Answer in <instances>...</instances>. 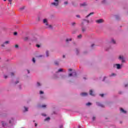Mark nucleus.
<instances>
[{
	"label": "nucleus",
	"mask_w": 128,
	"mask_h": 128,
	"mask_svg": "<svg viewBox=\"0 0 128 128\" xmlns=\"http://www.w3.org/2000/svg\"><path fill=\"white\" fill-rule=\"evenodd\" d=\"M43 22L46 24V28H52V25H48V20L46 19H44L43 20Z\"/></svg>",
	"instance_id": "f257e3e1"
},
{
	"label": "nucleus",
	"mask_w": 128,
	"mask_h": 128,
	"mask_svg": "<svg viewBox=\"0 0 128 128\" xmlns=\"http://www.w3.org/2000/svg\"><path fill=\"white\" fill-rule=\"evenodd\" d=\"M54 2L51 3L52 6H58L60 4V0H54Z\"/></svg>",
	"instance_id": "f03ea898"
},
{
	"label": "nucleus",
	"mask_w": 128,
	"mask_h": 128,
	"mask_svg": "<svg viewBox=\"0 0 128 128\" xmlns=\"http://www.w3.org/2000/svg\"><path fill=\"white\" fill-rule=\"evenodd\" d=\"M10 44V41L8 40V41H6L5 42H4L2 45L1 46H2V48H4V46H6V44Z\"/></svg>",
	"instance_id": "7ed1b4c3"
},
{
	"label": "nucleus",
	"mask_w": 128,
	"mask_h": 128,
	"mask_svg": "<svg viewBox=\"0 0 128 128\" xmlns=\"http://www.w3.org/2000/svg\"><path fill=\"white\" fill-rule=\"evenodd\" d=\"M96 22L97 24H102V23L104 22V20L103 19H100V20H96Z\"/></svg>",
	"instance_id": "20e7f679"
},
{
	"label": "nucleus",
	"mask_w": 128,
	"mask_h": 128,
	"mask_svg": "<svg viewBox=\"0 0 128 128\" xmlns=\"http://www.w3.org/2000/svg\"><path fill=\"white\" fill-rule=\"evenodd\" d=\"M119 58L120 60H122V62H125L126 60H124V56H120Z\"/></svg>",
	"instance_id": "39448f33"
},
{
	"label": "nucleus",
	"mask_w": 128,
	"mask_h": 128,
	"mask_svg": "<svg viewBox=\"0 0 128 128\" xmlns=\"http://www.w3.org/2000/svg\"><path fill=\"white\" fill-rule=\"evenodd\" d=\"M90 96H94V92L92 91V90H90Z\"/></svg>",
	"instance_id": "423d86ee"
},
{
	"label": "nucleus",
	"mask_w": 128,
	"mask_h": 128,
	"mask_svg": "<svg viewBox=\"0 0 128 128\" xmlns=\"http://www.w3.org/2000/svg\"><path fill=\"white\" fill-rule=\"evenodd\" d=\"M80 6H88V4H86V2H84L83 4H80Z\"/></svg>",
	"instance_id": "0eeeda50"
},
{
	"label": "nucleus",
	"mask_w": 128,
	"mask_h": 128,
	"mask_svg": "<svg viewBox=\"0 0 128 128\" xmlns=\"http://www.w3.org/2000/svg\"><path fill=\"white\" fill-rule=\"evenodd\" d=\"M82 96H88V93L86 92H83L80 94Z\"/></svg>",
	"instance_id": "6e6552de"
},
{
	"label": "nucleus",
	"mask_w": 128,
	"mask_h": 128,
	"mask_svg": "<svg viewBox=\"0 0 128 128\" xmlns=\"http://www.w3.org/2000/svg\"><path fill=\"white\" fill-rule=\"evenodd\" d=\"M116 68L118 70L120 69V64H116Z\"/></svg>",
	"instance_id": "1a4fd4ad"
},
{
	"label": "nucleus",
	"mask_w": 128,
	"mask_h": 128,
	"mask_svg": "<svg viewBox=\"0 0 128 128\" xmlns=\"http://www.w3.org/2000/svg\"><path fill=\"white\" fill-rule=\"evenodd\" d=\"M120 110L122 112H123V114H126V112L122 108H121Z\"/></svg>",
	"instance_id": "9d476101"
},
{
	"label": "nucleus",
	"mask_w": 128,
	"mask_h": 128,
	"mask_svg": "<svg viewBox=\"0 0 128 128\" xmlns=\"http://www.w3.org/2000/svg\"><path fill=\"white\" fill-rule=\"evenodd\" d=\"M94 12H90V14H88L86 16V18H88V16H92V14H94Z\"/></svg>",
	"instance_id": "9b49d317"
},
{
	"label": "nucleus",
	"mask_w": 128,
	"mask_h": 128,
	"mask_svg": "<svg viewBox=\"0 0 128 128\" xmlns=\"http://www.w3.org/2000/svg\"><path fill=\"white\" fill-rule=\"evenodd\" d=\"M24 40L25 42H26V40H28V37H25L24 38Z\"/></svg>",
	"instance_id": "f8f14e48"
},
{
	"label": "nucleus",
	"mask_w": 128,
	"mask_h": 128,
	"mask_svg": "<svg viewBox=\"0 0 128 128\" xmlns=\"http://www.w3.org/2000/svg\"><path fill=\"white\" fill-rule=\"evenodd\" d=\"M86 28L84 27H82V32H86Z\"/></svg>",
	"instance_id": "ddd939ff"
},
{
	"label": "nucleus",
	"mask_w": 128,
	"mask_h": 128,
	"mask_svg": "<svg viewBox=\"0 0 128 128\" xmlns=\"http://www.w3.org/2000/svg\"><path fill=\"white\" fill-rule=\"evenodd\" d=\"M72 40V38L66 39V42H71Z\"/></svg>",
	"instance_id": "4468645a"
},
{
	"label": "nucleus",
	"mask_w": 128,
	"mask_h": 128,
	"mask_svg": "<svg viewBox=\"0 0 128 128\" xmlns=\"http://www.w3.org/2000/svg\"><path fill=\"white\" fill-rule=\"evenodd\" d=\"M24 112H28V108L26 106L24 107Z\"/></svg>",
	"instance_id": "2eb2a0df"
},
{
	"label": "nucleus",
	"mask_w": 128,
	"mask_h": 128,
	"mask_svg": "<svg viewBox=\"0 0 128 128\" xmlns=\"http://www.w3.org/2000/svg\"><path fill=\"white\" fill-rule=\"evenodd\" d=\"M54 64H56V66H58V61H55Z\"/></svg>",
	"instance_id": "dca6fc26"
},
{
	"label": "nucleus",
	"mask_w": 128,
	"mask_h": 128,
	"mask_svg": "<svg viewBox=\"0 0 128 128\" xmlns=\"http://www.w3.org/2000/svg\"><path fill=\"white\" fill-rule=\"evenodd\" d=\"M50 120V117H48V118H46L44 120H45V121Z\"/></svg>",
	"instance_id": "f3484780"
},
{
	"label": "nucleus",
	"mask_w": 128,
	"mask_h": 128,
	"mask_svg": "<svg viewBox=\"0 0 128 128\" xmlns=\"http://www.w3.org/2000/svg\"><path fill=\"white\" fill-rule=\"evenodd\" d=\"M2 124L3 126H6V124H4V122L2 121Z\"/></svg>",
	"instance_id": "a211bd4d"
},
{
	"label": "nucleus",
	"mask_w": 128,
	"mask_h": 128,
	"mask_svg": "<svg viewBox=\"0 0 128 128\" xmlns=\"http://www.w3.org/2000/svg\"><path fill=\"white\" fill-rule=\"evenodd\" d=\"M112 44H116V41L114 39H112Z\"/></svg>",
	"instance_id": "6ab92c4d"
},
{
	"label": "nucleus",
	"mask_w": 128,
	"mask_h": 128,
	"mask_svg": "<svg viewBox=\"0 0 128 128\" xmlns=\"http://www.w3.org/2000/svg\"><path fill=\"white\" fill-rule=\"evenodd\" d=\"M78 38H82V34H80L78 36Z\"/></svg>",
	"instance_id": "aec40b11"
},
{
	"label": "nucleus",
	"mask_w": 128,
	"mask_h": 128,
	"mask_svg": "<svg viewBox=\"0 0 128 128\" xmlns=\"http://www.w3.org/2000/svg\"><path fill=\"white\" fill-rule=\"evenodd\" d=\"M90 104H92V103L90 102H88L86 104V106H90Z\"/></svg>",
	"instance_id": "412c9836"
},
{
	"label": "nucleus",
	"mask_w": 128,
	"mask_h": 128,
	"mask_svg": "<svg viewBox=\"0 0 128 128\" xmlns=\"http://www.w3.org/2000/svg\"><path fill=\"white\" fill-rule=\"evenodd\" d=\"M10 74H11V76H14V73L11 72Z\"/></svg>",
	"instance_id": "4be33fe9"
},
{
	"label": "nucleus",
	"mask_w": 128,
	"mask_h": 128,
	"mask_svg": "<svg viewBox=\"0 0 128 128\" xmlns=\"http://www.w3.org/2000/svg\"><path fill=\"white\" fill-rule=\"evenodd\" d=\"M116 76V74H114V73H112L111 74L110 76Z\"/></svg>",
	"instance_id": "5701e85b"
},
{
	"label": "nucleus",
	"mask_w": 128,
	"mask_h": 128,
	"mask_svg": "<svg viewBox=\"0 0 128 128\" xmlns=\"http://www.w3.org/2000/svg\"><path fill=\"white\" fill-rule=\"evenodd\" d=\"M46 56H48V51L46 52Z\"/></svg>",
	"instance_id": "b1692460"
},
{
	"label": "nucleus",
	"mask_w": 128,
	"mask_h": 128,
	"mask_svg": "<svg viewBox=\"0 0 128 128\" xmlns=\"http://www.w3.org/2000/svg\"><path fill=\"white\" fill-rule=\"evenodd\" d=\"M32 60L33 62H34H34H36V59L34 58H33Z\"/></svg>",
	"instance_id": "393cba45"
},
{
	"label": "nucleus",
	"mask_w": 128,
	"mask_h": 128,
	"mask_svg": "<svg viewBox=\"0 0 128 128\" xmlns=\"http://www.w3.org/2000/svg\"><path fill=\"white\" fill-rule=\"evenodd\" d=\"M37 86H40V83L38 82H37Z\"/></svg>",
	"instance_id": "a878e982"
},
{
	"label": "nucleus",
	"mask_w": 128,
	"mask_h": 128,
	"mask_svg": "<svg viewBox=\"0 0 128 128\" xmlns=\"http://www.w3.org/2000/svg\"><path fill=\"white\" fill-rule=\"evenodd\" d=\"M20 10H24V7H22L20 8Z\"/></svg>",
	"instance_id": "bb28decb"
},
{
	"label": "nucleus",
	"mask_w": 128,
	"mask_h": 128,
	"mask_svg": "<svg viewBox=\"0 0 128 128\" xmlns=\"http://www.w3.org/2000/svg\"><path fill=\"white\" fill-rule=\"evenodd\" d=\"M58 72H62V69H59V70H58Z\"/></svg>",
	"instance_id": "cd10ccee"
},
{
	"label": "nucleus",
	"mask_w": 128,
	"mask_h": 128,
	"mask_svg": "<svg viewBox=\"0 0 128 128\" xmlns=\"http://www.w3.org/2000/svg\"><path fill=\"white\" fill-rule=\"evenodd\" d=\"M14 36H16V34H18V32H14Z\"/></svg>",
	"instance_id": "c85d7f7f"
},
{
	"label": "nucleus",
	"mask_w": 128,
	"mask_h": 128,
	"mask_svg": "<svg viewBox=\"0 0 128 128\" xmlns=\"http://www.w3.org/2000/svg\"><path fill=\"white\" fill-rule=\"evenodd\" d=\"M100 96H102V98L104 97V94H100Z\"/></svg>",
	"instance_id": "c756f323"
},
{
	"label": "nucleus",
	"mask_w": 128,
	"mask_h": 128,
	"mask_svg": "<svg viewBox=\"0 0 128 128\" xmlns=\"http://www.w3.org/2000/svg\"><path fill=\"white\" fill-rule=\"evenodd\" d=\"M46 105H42V108H46Z\"/></svg>",
	"instance_id": "7c9ffc66"
},
{
	"label": "nucleus",
	"mask_w": 128,
	"mask_h": 128,
	"mask_svg": "<svg viewBox=\"0 0 128 128\" xmlns=\"http://www.w3.org/2000/svg\"><path fill=\"white\" fill-rule=\"evenodd\" d=\"M8 1L9 2H10V4H12V0H8Z\"/></svg>",
	"instance_id": "2f4dec72"
},
{
	"label": "nucleus",
	"mask_w": 128,
	"mask_h": 128,
	"mask_svg": "<svg viewBox=\"0 0 128 128\" xmlns=\"http://www.w3.org/2000/svg\"><path fill=\"white\" fill-rule=\"evenodd\" d=\"M36 46H37V48H40V46L38 44H37Z\"/></svg>",
	"instance_id": "473e14b6"
},
{
	"label": "nucleus",
	"mask_w": 128,
	"mask_h": 128,
	"mask_svg": "<svg viewBox=\"0 0 128 128\" xmlns=\"http://www.w3.org/2000/svg\"><path fill=\"white\" fill-rule=\"evenodd\" d=\"M68 4V2H64V4Z\"/></svg>",
	"instance_id": "72a5a7b5"
},
{
	"label": "nucleus",
	"mask_w": 128,
	"mask_h": 128,
	"mask_svg": "<svg viewBox=\"0 0 128 128\" xmlns=\"http://www.w3.org/2000/svg\"><path fill=\"white\" fill-rule=\"evenodd\" d=\"M15 48H18V44L15 45Z\"/></svg>",
	"instance_id": "f704fd0d"
},
{
	"label": "nucleus",
	"mask_w": 128,
	"mask_h": 128,
	"mask_svg": "<svg viewBox=\"0 0 128 128\" xmlns=\"http://www.w3.org/2000/svg\"><path fill=\"white\" fill-rule=\"evenodd\" d=\"M102 4H105L106 3V0H104L102 2Z\"/></svg>",
	"instance_id": "c9c22d12"
},
{
	"label": "nucleus",
	"mask_w": 128,
	"mask_h": 128,
	"mask_svg": "<svg viewBox=\"0 0 128 128\" xmlns=\"http://www.w3.org/2000/svg\"><path fill=\"white\" fill-rule=\"evenodd\" d=\"M72 76V74H68V76Z\"/></svg>",
	"instance_id": "e433bc0d"
},
{
	"label": "nucleus",
	"mask_w": 128,
	"mask_h": 128,
	"mask_svg": "<svg viewBox=\"0 0 128 128\" xmlns=\"http://www.w3.org/2000/svg\"><path fill=\"white\" fill-rule=\"evenodd\" d=\"M44 94V92H42V91H40V94Z\"/></svg>",
	"instance_id": "4c0bfd02"
},
{
	"label": "nucleus",
	"mask_w": 128,
	"mask_h": 128,
	"mask_svg": "<svg viewBox=\"0 0 128 128\" xmlns=\"http://www.w3.org/2000/svg\"><path fill=\"white\" fill-rule=\"evenodd\" d=\"M76 24V22H74L72 23V26H74Z\"/></svg>",
	"instance_id": "58836bf2"
},
{
	"label": "nucleus",
	"mask_w": 128,
	"mask_h": 128,
	"mask_svg": "<svg viewBox=\"0 0 128 128\" xmlns=\"http://www.w3.org/2000/svg\"><path fill=\"white\" fill-rule=\"evenodd\" d=\"M96 120V117H93L92 118V120Z\"/></svg>",
	"instance_id": "ea45409f"
},
{
	"label": "nucleus",
	"mask_w": 128,
	"mask_h": 128,
	"mask_svg": "<svg viewBox=\"0 0 128 128\" xmlns=\"http://www.w3.org/2000/svg\"><path fill=\"white\" fill-rule=\"evenodd\" d=\"M76 18H80V15H76Z\"/></svg>",
	"instance_id": "a19ab883"
},
{
	"label": "nucleus",
	"mask_w": 128,
	"mask_h": 128,
	"mask_svg": "<svg viewBox=\"0 0 128 128\" xmlns=\"http://www.w3.org/2000/svg\"><path fill=\"white\" fill-rule=\"evenodd\" d=\"M4 78H8V76H4Z\"/></svg>",
	"instance_id": "79ce46f5"
},
{
	"label": "nucleus",
	"mask_w": 128,
	"mask_h": 128,
	"mask_svg": "<svg viewBox=\"0 0 128 128\" xmlns=\"http://www.w3.org/2000/svg\"><path fill=\"white\" fill-rule=\"evenodd\" d=\"M68 70H69V72H72V69H69Z\"/></svg>",
	"instance_id": "37998d69"
},
{
	"label": "nucleus",
	"mask_w": 128,
	"mask_h": 128,
	"mask_svg": "<svg viewBox=\"0 0 128 128\" xmlns=\"http://www.w3.org/2000/svg\"><path fill=\"white\" fill-rule=\"evenodd\" d=\"M28 74H30V70H27Z\"/></svg>",
	"instance_id": "c03bdc74"
},
{
	"label": "nucleus",
	"mask_w": 128,
	"mask_h": 128,
	"mask_svg": "<svg viewBox=\"0 0 128 128\" xmlns=\"http://www.w3.org/2000/svg\"><path fill=\"white\" fill-rule=\"evenodd\" d=\"M38 126V124H36V123H35V126Z\"/></svg>",
	"instance_id": "a18cd8bd"
},
{
	"label": "nucleus",
	"mask_w": 128,
	"mask_h": 128,
	"mask_svg": "<svg viewBox=\"0 0 128 128\" xmlns=\"http://www.w3.org/2000/svg\"><path fill=\"white\" fill-rule=\"evenodd\" d=\"M16 84H18V81H16Z\"/></svg>",
	"instance_id": "49530a36"
},
{
	"label": "nucleus",
	"mask_w": 128,
	"mask_h": 128,
	"mask_svg": "<svg viewBox=\"0 0 128 128\" xmlns=\"http://www.w3.org/2000/svg\"><path fill=\"white\" fill-rule=\"evenodd\" d=\"M127 86H128V84H125V88H126Z\"/></svg>",
	"instance_id": "de8ad7c7"
},
{
	"label": "nucleus",
	"mask_w": 128,
	"mask_h": 128,
	"mask_svg": "<svg viewBox=\"0 0 128 128\" xmlns=\"http://www.w3.org/2000/svg\"><path fill=\"white\" fill-rule=\"evenodd\" d=\"M78 50H76V53L78 54Z\"/></svg>",
	"instance_id": "09e8293b"
},
{
	"label": "nucleus",
	"mask_w": 128,
	"mask_h": 128,
	"mask_svg": "<svg viewBox=\"0 0 128 128\" xmlns=\"http://www.w3.org/2000/svg\"><path fill=\"white\" fill-rule=\"evenodd\" d=\"M63 58H66V56L64 55L63 56Z\"/></svg>",
	"instance_id": "8fccbe9b"
},
{
	"label": "nucleus",
	"mask_w": 128,
	"mask_h": 128,
	"mask_svg": "<svg viewBox=\"0 0 128 128\" xmlns=\"http://www.w3.org/2000/svg\"><path fill=\"white\" fill-rule=\"evenodd\" d=\"M94 46V44H92V46Z\"/></svg>",
	"instance_id": "3c124183"
},
{
	"label": "nucleus",
	"mask_w": 128,
	"mask_h": 128,
	"mask_svg": "<svg viewBox=\"0 0 128 128\" xmlns=\"http://www.w3.org/2000/svg\"><path fill=\"white\" fill-rule=\"evenodd\" d=\"M4 2H6V0H4Z\"/></svg>",
	"instance_id": "603ef678"
},
{
	"label": "nucleus",
	"mask_w": 128,
	"mask_h": 128,
	"mask_svg": "<svg viewBox=\"0 0 128 128\" xmlns=\"http://www.w3.org/2000/svg\"><path fill=\"white\" fill-rule=\"evenodd\" d=\"M60 128H62V126H60Z\"/></svg>",
	"instance_id": "864d4df0"
},
{
	"label": "nucleus",
	"mask_w": 128,
	"mask_h": 128,
	"mask_svg": "<svg viewBox=\"0 0 128 128\" xmlns=\"http://www.w3.org/2000/svg\"><path fill=\"white\" fill-rule=\"evenodd\" d=\"M75 74H76V72H75Z\"/></svg>",
	"instance_id": "5fc2aeb1"
},
{
	"label": "nucleus",
	"mask_w": 128,
	"mask_h": 128,
	"mask_svg": "<svg viewBox=\"0 0 128 128\" xmlns=\"http://www.w3.org/2000/svg\"><path fill=\"white\" fill-rule=\"evenodd\" d=\"M78 128H80V127L79 126V127H78Z\"/></svg>",
	"instance_id": "6e6d98bb"
},
{
	"label": "nucleus",
	"mask_w": 128,
	"mask_h": 128,
	"mask_svg": "<svg viewBox=\"0 0 128 128\" xmlns=\"http://www.w3.org/2000/svg\"><path fill=\"white\" fill-rule=\"evenodd\" d=\"M104 78H106V77L104 78Z\"/></svg>",
	"instance_id": "4d7b16f0"
},
{
	"label": "nucleus",
	"mask_w": 128,
	"mask_h": 128,
	"mask_svg": "<svg viewBox=\"0 0 128 128\" xmlns=\"http://www.w3.org/2000/svg\"><path fill=\"white\" fill-rule=\"evenodd\" d=\"M42 116H46V115L42 114Z\"/></svg>",
	"instance_id": "13d9d810"
},
{
	"label": "nucleus",
	"mask_w": 128,
	"mask_h": 128,
	"mask_svg": "<svg viewBox=\"0 0 128 128\" xmlns=\"http://www.w3.org/2000/svg\"><path fill=\"white\" fill-rule=\"evenodd\" d=\"M84 78L86 79V78Z\"/></svg>",
	"instance_id": "bf43d9fd"
},
{
	"label": "nucleus",
	"mask_w": 128,
	"mask_h": 128,
	"mask_svg": "<svg viewBox=\"0 0 128 128\" xmlns=\"http://www.w3.org/2000/svg\"><path fill=\"white\" fill-rule=\"evenodd\" d=\"M101 106H102V105H101Z\"/></svg>",
	"instance_id": "052dcab7"
},
{
	"label": "nucleus",
	"mask_w": 128,
	"mask_h": 128,
	"mask_svg": "<svg viewBox=\"0 0 128 128\" xmlns=\"http://www.w3.org/2000/svg\"><path fill=\"white\" fill-rule=\"evenodd\" d=\"M120 124H122V122H120Z\"/></svg>",
	"instance_id": "680f3d73"
}]
</instances>
